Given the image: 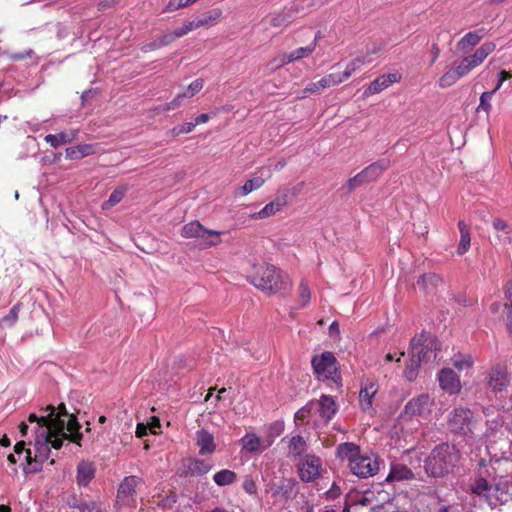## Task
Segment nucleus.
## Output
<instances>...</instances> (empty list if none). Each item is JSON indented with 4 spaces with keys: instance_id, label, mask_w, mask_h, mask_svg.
Segmentation results:
<instances>
[{
    "instance_id": "obj_1",
    "label": "nucleus",
    "mask_w": 512,
    "mask_h": 512,
    "mask_svg": "<svg viewBox=\"0 0 512 512\" xmlns=\"http://www.w3.org/2000/svg\"><path fill=\"white\" fill-rule=\"evenodd\" d=\"M336 451L338 458L347 461L351 473L359 478H369L379 472L380 457L375 453H362L355 443H341Z\"/></svg>"
},
{
    "instance_id": "obj_2",
    "label": "nucleus",
    "mask_w": 512,
    "mask_h": 512,
    "mask_svg": "<svg viewBox=\"0 0 512 512\" xmlns=\"http://www.w3.org/2000/svg\"><path fill=\"white\" fill-rule=\"evenodd\" d=\"M470 490L492 510L505 505L512 499L510 484L503 477L493 478L492 482L485 477H477L471 484Z\"/></svg>"
},
{
    "instance_id": "obj_3",
    "label": "nucleus",
    "mask_w": 512,
    "mask_h": 512,
    "mask_svg": "<svg viewBox=\"0 0 512 512\" xmlns=\"http://www.w3.org/2000/svg\"><path fill=\"white\" fill-rule=\"evenodd\" d=\"M460 457V451L455 445L441 443L425 459V472L432 477H444L454 470Z\"/></svg>"
},
{
    "instance_id": "obj_4",
    "label": "nucleus",
    "mask_w": 512,
    "mask_h": 512,
    "mask_svg": "<svg viewBox=\"0 0 512 512\" xmlns=\"http://www.w3.org/2000/svg\"><path fill=\"white\" fill-rule=\"evenodd\" d=\"M250 281L256 288L269 293H278L291 287L289 279L283 277L275 266L267 263L253 266Z\"/></svg>"
},
{
    "instance_id": "obj_5",
    "label": "nucleus",
    "mask_w": 512,
    "mask_h": 512,
    "mask_svg": "<svg viewBox=\"0 0 512 512\" xmlns=\"http://www.w3.org/2000/svg\"><path fill=\"white\" fill-rule=\"evenodd\" d=\"M318 0H294L284 11V15L271 14L261 21L259 29L281 28L291 22L294 15L305 13L310 8L318 5Z\"/></svg>"
},
{
    "instance_id": "obj_6",
    "label": "nucleus",
    "mask_w": 512,
    "mask_h": 512,
    "mask_svg": "<svg viewBox=\"0 0 512 512\" xmlns=\"http://www.w3.org/2000/svg\"><path fill=\"white\" fill-rule=\"evenodd\" d=\"M51 436V431L48 428H41L39 431H35L34 456H32L31 449L26 451L25 456L28 465L32 466L31 470L33 472L41 470L42 464L48 459Z\"/></svg>"
},
{
    "instance_id": "obj_7",
    "label": "nucleus",
    "mask_w": 512,
    "mask_h": 512,
    "mask_svg": "<svg viewBox=\"0 0 512 512\" xmlns=\"http://www.w3.org/2000/svg\"><path fill=\"white\" fill-rule=\"evenodd\" d=\"M311 363L318 380H332L338 384L340 375L338 373L337 360L333 353L324 352L320 356H314Z\"/></svg>"
},
{
    "instance_id": "obj_8",
    "label": "nucleus",
    "mask_w": 512,
    "mask_h": 512,
    "mask_svg": "<svg viewBox=\"0 0 512 512\" xmlns=\"http://www.w3.org/2000/svg\"><path fill=\"white\" fill-rule=\"evenodd\" d=\"M438 350V341L435 336L429 332L422 331L414 336L410 341V354L422 361H427L436 357Z\"/></svg>"
},
{
    "instance_id": "obj_9",
    "label": "nucleus",
    "mask_w": 512,
    "mask_h": 512,
    "mask_svg": "<svg viewBox=\"0 0 512 512\" xmlns=\"http://www.w3.org/2000/svg\"><path fill=\"white\" fill-rule=\"evenodd\" d=\"M367 60L366 57H357L351 60L345 67V69L342 72L334 71L336 68H338V65L332 66L331 70L332 72L323 76L320 79V86H322L324 89L339 85L346 81L350 76L359 70L364 64H366Z\"/></svg>"
},
{
    "instance_id": "obj_10",
    "label": "nucleus",
    "mask_w": 512,
    "mask_h": 512,
    "mask_svg": "<svg viewBox=\"0 0 512 512\" xmlns=\"http://www.w3.org/2000/svg\"><path fill=\"white\" fill-rule=\"evenodd\" d=\"M487 387L493 393L503 392L510 384V377L507 366L503 363H497L486 372Z\"/></svg>"
},
{
    "instance_id": "obj_11",
    "label": "nucleus",
    "mask_w": 512,
    "mask_h": 512,
    "mask_svg": "<svg viewBox=\"0 0 512 512\" xmlns=\"http://www.w3.org/2000/svg\"><path fill=\"white\" fill-rule=\"evenodd\" d=\"M321 470V459L311 454L302 457L297 465L299 478L307 483L315 481L320 476Z\"/></svg>"
},
{
    "instance_id": "obj_12",
    "label": "nucleus",
    "mask_w": 512,
    "mask_h": 512,
    "mask_svg": "<svg viewBox=\"0 0 512 512\" xmlns=\"http://www.w3.org/2000/svg\"><path fill=\"white\" fill-rule=\"evenodd\" d=\"M434 401L427 393H422L410 399L402 412V416L413 418L416 416H425L431 412Z\"/></svg>"
},
{
    "instance_id": "obj_13",
    "label": "nucleus",
    "mask_w": 512,
    "mask_h": 512,
    "mask_svg": "<svg viewBox=\"0 0 512 512\" xmlns=\"http://www.w3.org/2000/svg\"><path fill=\"white\" fill-rule=\"evenodd\" d=\"M473 414L468 408H455L448 420V426L453 433L468 434L471 432Z\"/></svg>"
},
{
    "instance_id": "obj_14",
    "label": "nucleus",
    "mask_w": 512,
    "mask_h": 512,
    "mask_svg": "<svg viewBox=\"0 0 512 512\" xmlns=\"http://www.w3.org/2000/svg\"><path fill=\"white\" fill-rule=\"evenodd\" d=\"M42 412H46V415L38 416L35 413H31L28 416V421L30 423H37L36 431H39L41 428H48L50 431H54V429L61 430L64 427V424L61 423L59 417H55V407L53 405H48L44 408H41Z\"/></svg>"
},
{
    "instance_id": "obj_15",
    "label": "nucleus",
    "mask_w": 512,
    "mask_h": 512,
    "mask_svg": "<svg viewBox=\"0 0 512 512\" xmlns=\"http://www.w3.org/2000/svg\"><path fill=\"white\" fill-rule=\"evenodd\" d=\"M495 49V43L485 42L478 47L473 54L463 57L460 63L469 74L473 69L480 66Z\"/></svg>"
},
{
    "instance_id": "obj_16",
    "label": "nucleus",
    "mask_w": 512,
    "mask_h": 512,
    "mask_svg": "<svg viewBox=\"0 0 512 512\" xmlns=\"http://www.w3.org/2000/svg\"><path fill=\"white\" fill-rule=\"evenodd\" d=\"M140 482L137 476H127L120 483L117 492V504L132 506L135 503L136 486Z\"/></svg>"
},
{
    "instance_id": "obj_17",
    "label": "nucleus",
    "mask_w": 512,
    "mask_h": 512,
    "mask_svg": "<svg viewBox=\"0 0 512 512\" xmlns=\"http://www.w3.org/2000/svg\"><path fill=\"white\" fill-rule=\"evenodd\" d=\"M222 11L219 8H215L212 10H209L207 12H204L197 17H195L193 20L189 21L185 25V29L187 31L192 30H208L214 27L221 19Z\"/></svg>"
},
{
    "instance_id": "obj_18",
    "label": "nucleus",
    "mask_w": 512,
    "mask_h": 512,
    "mask_svg": "<svg viewBox=\"0 0 512 512\" xmlns=\"http://www.w3.org/2000/svg\"><path fill=\"white\" fill-rule=\"evenodd\" d=\"M378 391V386L373 381H365L361 384V389L359 392V403L361 409L368 413L372 414L373 409V398Z\"/></svg>"
},
{
    "instance_id": "obj_19",
    "label": "nucleus",
    "mask_w": 512,
    "mask_h": 512,
    "mask_svg": "<svg viewBox=\"0 0 512 512\" xmlns=\"http://www.w3.org/2000/svg\"><path fill=\"white\" fill-rule=\"evenodd\" d=\"M440 387L450 394L458 393L461 389V382L458 375L450 368H443L438 374Z\"/></svg>"
},
{
    "instance_id": "obj_20",
    "label": "nucleus",
    "mask_w": 512,
    "mask_h": 512,
    "mask_svg": "<svg viewBox=\"0 0 512 512\" xmlns=\"http://www.w3.org/2000/svg\"><path fill=\"white\" fill-rule=\"evenodd\" d=\"M390 164L391 162L387 158L379 159L361 170V176L364 177L367 184L375 182L389 169Z\"/></svg>"
},
{
    "instance_id": "obj_21",
    "label": "nucleus",
    "mask_w": 512,
    "mask_h": 512,
    "mask_svg": "<svg viewBox=\"0 0 512 512\" xmlns=\"http://www.w3.org/2000/svg\"><path fill=\"white\" fill-rule=\"evenodd\" d=\"M400 79L401 76L398 73L384 74L370 83V85L365 89L364 95L370 96L378 94L392 84L399 82Z\"/></svg>"
},
{
    "instance_id": "obj_22",
    "label": "nucleus",
    "mask_w": 512,
    "mask_h": 512,
    "mask_svg": "<svg viewBox=\"0 0 512 512\" xmlns=\"http://www.w3.org/2000/svg\"><path fill=\"white\" fill-rule=\"evenodd\" d=\"M314 405L318 406L320 416L325 422L330 421L338 411L337 403L330 395L323 394L317 402L311 401L309 403V407H313Z\"/></svg>"
},
{
    "instance_id": "obj_23",
    "label": "nucleus",
    "mask_w": 512,
    "mask_h": 512,
    "mask_svg": "<svg viewBox=\"0 0 512 512\" xmlns=\"http://www.w3.org/2000/svg\"><path fill=\"white\" fill-rule=\"evenodd\" d=\"M271 176L272 173L269 168H260L256 175L253 178L247 180L240 188L241 195H248L249 193L261 188L264 183L271 178Z\"/></svg>"
},
{
    "instance_id": "obj_24",
    "label": "nucleus",
    "mask_w": 512,
    "mask_h": 512,
    "mask_svg": "<svg viewBox=\"0 0 512 512\" xmlns=\"http://www.w3.org/2000/svg\"><path fill=\"white\" fill-rule=\"evenodd\" d=\"M96 474V467L93 462L82 460L77 466L76 481L79 486L86 487Z\"/></svg>"
},
{
    "instance_id": "obj_25",
    "label": "nucleus",
    "mask_w": 512,
    "mask_h": 512,
    "mask_svg": "<svg viewBox=\"0 0 512 512\" xmlns=\"http://www.w3.org/2000/svg\"><path fill=\"white\" fill-rule=\"evenodd\" d=\"M196 444L200 455H210L216 450L214 436L205 429L196 432Z\"/></svg>"
},
{
    "instance_id": "obj_26",
    "label": "nucleus",
    "mask_w": 512,
    "mask_h": 512,
    "mask_svg": "<svg viewBox=\"0 0 512 512\" xmlns=\"http://www.w3.org/2000/svg\"><path fill=\"white\" fill-rule=\"evenodd\" d=\"M468 73L464 67L459 63L456 67L448 69L439 79V86L441 88H448L454 85L458 80L467 76Z\"/></svg>"
},
{
    "instance_id": "obj_27",
    "label": "nucleus",
    "mask_w": 512,
    "mask_h": 512,
    "mask_svg": "<svg viewBox=\"0 0 512 512\" xmlns=\"http://www.w3.org/2000/svg\"><path fill=\"white\" fill-rule=\"evenodd\" d=\"M224 234L223 231H217V230H210L203 227L200 236L197 240L198 245L202 249H208L211 247L218 246L221 244L222 239L221 235Z\"/></svg>"
},
{
    "instance_id": "obj_28",
    "label": "nucleus",
    "mask_w": 512,
    "mask_h": 512,
    "mask_svg": "<svg viewBox=\"0 0 512 512\" xmlns=\"http://www.w3.org/2000/svg\"><path fill=\"white\" fill-rule=\"evenodd\" d=\"M78 130H70L66 132H60L58 134H48L44 140L50 144L51 147L57 148L63 144L70 143L77 139Z\"/></svg>"
},
{
    "instance_id": "obj_29",
    "label": "nucleus",
    "mask_w": 512,
    "mask_h": 512,
    "mask_svg": "<svg viewBox=\"0 0 512 512\" xmlns=\"http://www.w3.org/2000/svg\"><path fill=\"white\" fill-rule=\"evenodd\" d=\"M79 512H104V503L100 499L91 497L81 498L74 505Z\"/></svg>"
},
{
    "instance_id": "obj_30",
    "label": "nucleus",
    "mask_w": 512,
    "mask_h": 512,
    "mask_svg": "<svg viewBox=\"0 0 512 512\" xmlns=\"http://www.w3.org/2000/svg\"><path fill=\"white\" fill-rule=\"evenodd\" d=\"M307 449L305 439L300 435L292 436L288 441V458H296L301 456Z\"/></svg>"
},
{
    "instance_id": "obj_31",
    "label": "nucleus",
    "mask_w": 512,
    "mask_h": 512,
    "mask_svg": "<svg viewBox=\"0 0 512 512\" xmlns=\"http://www.w3.org/2000/svg\"><path fill=\"white\" fill-rule=\"evenodd\" d=\"M95 149L91 144H79L66 149V158L70 160L81 159L94 154Z\"/></svg>"
},
{
    "instance_id": "obj_32",
    "label": "nucleus",
    "mask_w": 512,
    "mask_h": 512,
    "mask_svg": "<svg viewBox=\"0 0 512 512\" xmlns=\"http://www.w3.org/2000/svg\"><path fill=\"white\" fill-rule=\"evenodd\" d=\"M458 229L460 232V241H459V245L457 248V253H458V255H463L470 248V243H471L470 228L464 221H459Z\"/></svg>"
},
{
    "instance_id": "obj_33",
    "label": "nucleus",
    "mask_w": 512,
    "mask_h": 512,
    "mask_svg": "<svg viewBox=\"0 0 512 512\" xmlns=\"http://www.w3.org/2000/svg\"><path fill=\"white\" fill-rule=\"evenodd\" d=\"M481 37L478 34H465L456 45L457 51L461 54H468L479 44Z\"/></svg>"
},
{
    "instance_id": "obj_34",
    "label": "nucleus",
    "mask_w": 512,
    "mask_h": 512,
    "mask_svg": "<svg viewBox=\"0 0 512 512\" xmlns=\"http://www.w3.org/2000/svg\"><path fill=\"white\" fill-rule=\"evenodd\" d=\"M241 443L243 448L251 453L259 452L271 445L269 442L265 447L261 448V439L254 433H247L242 439Z\"/></svg>"
},
{
    "instance_id": "obj_35",
    "label": "nucleus",
    "mask_w": 512,
    "mask_h": 512,
    "mask_svg": "<svg viewBox=\"0 0 512 512\" xmlns=\"http://www.w3.org/2000/svg\"><path fill=\"white\" fill-rule=\"evenodd\" d=\"M317 36L313 39V41L305 47H300L291 51L287 54V60L284 62H293L302 58L308 57L316 48L317 45Z\"/></svg>"
},
{
    "instance_id": "obj_36",
    "label": "nucleus",
    "mask_w": 512,
    "mask_h": 512,
    "mask_svg": "<svg viewBox=\"0 0 512 512\" xmlns=\"http://www.w3.org/2000/svg\"><path fill=\"white\" fill-rule=\"evenodd\" d=\"M422 362H423L422 360H420L419 358L414 357V355L410 354V359L407 362L405 369H404V377L408 381L412 382L417 378Z\"/></svg>"
},
{
    "instance_id": "obj_37",
    "label": "nucleus",
    "mask_w": 512,
    "mask_h": 512,
    "mask_svg": "<svg viewBox=\"0 0 512 512\" xmlns=\"http://www.w3.org/2000/svg\"><path fill=\"white\" fill-rule=\"evenodd\" d=\"M413 478V472L411 469L404 465H396L393 466L391 469V472L387 476V481H400V480H406V479H412Z\"/></svg>"
},
{
    "instance_id": "obj_38",
    "label": "nucleus",
    "mask_w": 512,
    "mask_h": 512,
    "mask_svg": "<svg viewBox=\"0 0 512 512\" xmlns=\"http://www.w3.org/2000/svg\"><path fill=\"white\" fill-rule=\"evenodd\" d=\"M183 34H165L162 38L158 40H154L150 43L145 44L142 47L143 52H150L156 49H159L171 42H173L177 37L182 36Z\"/></svg>"
},
{
    "instance_id": "obj_39",
    "label": "nucleus",
    "mask_w": 512,
    "mask_h": 512,
    "mask_svg": "<svg viewBox=\"0 0 512 512\" xmlns=\"http://www.w3.org/2000/svg\"><path fill=\"white\" fill-rule=\"evenodd\" d=\"M236 479V473L229 469L220 470L216 472L213 476V480L218 486L230 485L234 483Z\"/></svg>"
},
{
    "instance_id": "obj_40",
    "label": "nucleus",
    "mask_w": 512,
    "mask_h": 512,
    "mask_svg": "<svg viewBox=\"0 0 512 512\" xmlns=\"http://www.w3.org/2000/svg\"><path fill=\"white\" fill-rule=\"evenodd\" d=\"M441 283V278L435 273H425L417 281V284L425 291L433 289Z\"/></svg>"
},
{
    "instance_id": "obj_41",
    "label": "nucleus",
    "mask_w": 512,
    "mask_h": 512,
    "mask_svg": "<svg viewBox=\"0 0 512 512\" xmlns=\"http://www.w3.org/2000/svg\"><path fill=\"white\" fill-rule=\"evenodd\" d=\"M203 225L199 221H191L182 227L181 235L184 238H194L198 240Z\"/></svg>"
},
{
    "instance_id": "obj_42",
    "label": "nucleus",
    "mask_w": 512,
    "mask_h": 512,
    "mask_svg": "<svg viewBox=\"0 0 512 512\" xmlns=\"http://www.w3.org/2000/svg\"><path fill=\"white\" fill-rule=\"evenodd\" d=\"M283 205L284 203H281L279 200L271 201L270 203L266 204L258 213L254 214V216L260 219L268 218L279 212Z\"/></svg>"
},
{
    "instance_id": "obj_43",
    "label": "nucleus",
    "mask_w": 512,
    "mask_h": 512,
    "mask_svg": "<svg viewBox=\"0 0 512 512\" xmlns=\"http://www.w3.org/2000/svg\"><path fill=\"white\" fill-rule=\"evenodd\" d=\"M126 192L125 187L116 188L109 196L108 200L102 203V209L107 210L118 204L124 197Z\"/></svg>"
},
{
    "instance_id": "obj_44",
    "label": "nucleus",
    "mask_w": 512,
    "mask_h": 512,
    "mask_svg": "<svg viewBox=\"0 0 512 512\" xmlns=\"http://www.w3.org/2000/svg\"><path fill=\"white\" fill-rule=\"evenodd\" d=\"M298 294H299V307H306L311 298L310 288L305 280H302L298 286Z\"/></svg>"
},
{
    "instance_id": "obj_45",
    "label": "nucleus",
    "mask_w": 512,
    "mask_h": 512,
    "mask_svg": "<svg viewBox=\"0 0 512 512\" xmlns=\"http://www.w3.org/2000/svg\"><path fill=\"white\" fill-rule=\"evenodd\" d=\"M64 430H65V426L61 430H58V429H54V431L51 430L52 436L50 437V440H49L50 448L52 447L54 449H60L62 447L63 440L66 439V437L63 436V434H65Z\"/></svg>"
},
{
    "instance_id": "obj_46",
    "label": "nucleus",
    "mask_w": 512,
    "mask_h": 512,
    "mask_svg": "<svg viewBox=\"0 0 512 512\" xmlns=\"http://www.w3.org/2000/svg\"><path fill=\"white\" fill-rule=\"evenodd\" d=\"M367 184L364 180V177L361 176V171L356 174L354 177L349 178L345 185L343 186L344 189H346L348 192H353L358 187H361L362 185Z\"/></svg>"
},
{
    "instance_id": "obj_47",
    "label": "nucleus",
    "mask_w": 512,
    "mask_h": 512,
    "mask_svg": "<svg viewBox=\"0 0 512 512\" xmlns=\"http://www.w3.org/2000/svg\"><path fill=\"white\" fill-rule=\"evenodd\" d=\"M473 363V359L470 355H455L453 358V365L459 370H462L464 368H470L473 365Z\"/></svg>"
},
{
    "instance_id": "obj_48",
    "label": "nucleus",
    "mask_w": 512,
    "mask_h": 512,
    "mask_svg": "<svg viewBox=\"0 0 512 512\" xmlns=\"http://www.w3.org/2000/svg\"><path fill=\"white\" fill-rule=\"evenodd\" d=\"M195 129V124L193 122H186L181 125L173 127L169 133L173 137H178L181 134H188Z\"/></svg>"
},
{
    "instance_id": "obj_49",
    "label": "nucleus",
    "mask_w": 512,
    "mask_h": 512,
    "mask_svg": "<svg viewBox=\"0 0 512 512\" xmlns=\"http://www.w3.org/2000/svg\"><path fill=\"white\" fill-rule=\"evenodd\" d=\"M493 95H494V91L483 92L480 96V103H479L477 110L478 111L483 110L488 113L492 108L490 101H491Z\"/></svg>"
},
{
    "instance_id": "obj_50",
    "label": "nucleus",
    "mask_w": 512,
    "mask_h": 512,
    "mask_svg": "<svg viewBox=\"0 0 512 512\" xmlns=\"http://www.w3.org/2000/svg\"><path fill=\"white\" fill-rule=\"evenodd\" d=\"M186 93H180L178 94L171 102L166 103L159 107L160 111L166 112L170 110H174L177 107H179L182 103V100L186 97Z\"/></svg>"
},
{
    "instance_id": "obj_51",
    "label": "nucleus",
    "mask_w": 512,
    "mask_h": 512,
    "mask_svg": "<svg viewBox=\"0 0 512 512\" xmlns=\"http://www.w3.org/2000/svg\"><path fill=\"white\" fill-rule=\"evenodd\" d=\"M204 86V80L203 79H196L193 82H191L187 88V91L185 92L187 95L186 97H193L195 94H197L200 90H202Z\"/></svg>"
},
{
    "instance_id": "obj_52",
    "label": "nucleus",
    "mask_w": 512,
    "mask_h": 512,
    "mask_svg": "<svg viewBox=\"0 0 512 512\" xmlns=\"http://www.w3.org/2000/svg\"><path fill=\"white\" fill-rule=\"evenodd\" d=\"M20 310V304L14 305L9 313L3 318V321L8 323L10 326L14 325L18 319V313Z\"/></svg>"
},
{
    "instance_id": "obj_53",
    "label": "nucleus",
    "mask_w": 512,
    "mask_h": 512,
    "mask_svg": "<svg viewBox=\"0 0 512 512\" xmlns=\"http://www.w3.org/2000/svg\"><path fill=\"white\" fill-rule=\"evenodd\" d=\"M242 486H243L244 491L250 495L257 493V485L251 476L245 477Z\"/></svg>"
},
{
    "instance_id": "obj_54",
    "label": "nucleus",
    "mask_w": 512,
    "mask_h": 512,
    "mask_svg": "<svg viewBox=\"0 0 512 512\" xmlns=\"http://www.w3.org/2000/svg\"><path fill=\"white\" fill-rule=\"evenodd\" d=\"M81 426L78 422L77 417L74 414L69 415V419L65 424V429L70 433L80 430Z\"/></svg>"
},
{
    "instance_id": "obj_55",
    "label": "nucleus",
    "mask_w": 512,
    "mask_h": 512,
    "mask_svg": "<svg viewBox=\"0 0 512 512\" xmlns=\"http://www.w3.org/2000/svg\"><path fill=\"white\" fill-rule=\"evenodd\" d=\"M373 496L374 493L368 490L359 495L355 502L361 506H368L371 504Z\"/></svg>"
},
{
    "instance_id": "obj_56",
    "label": "nucleus",
    "mask_w": 512,
    "mask_h": 512,
    "mask_svg": "<svg viewBox=\"0 0 512 512\" xmlns=\"http://www.w3.org/2000/svg\"><path fill=\"white\" fill-rule=\"evenodd\" d=\"M211 466L202 460H196L193 464L192 471L197 474H205L210 470Z\"/></svg>"
},
{
    "instance_id": "obj_57",
    "label": "nucleus",
    "mask_w": 512,
    "mask_h": 512,
    "mask_svg": "<svg viewBox=\"0 0 512 512\" xmlns=\"http://www.w3.org/2000/svg\"><path fill=\"white\" fill-rule=\"evenodd\" d=\"M187 7L182 0H169L166 7L163 9V12H172L178 10L180 8Z\"/></svg>"
},
{
    "instance_id": "obj_58",
    "label": "nucleus",
    "mask_w": 512,
    "mask_h": 512,
    "mask_svg": "<svg viewBox=\"0 0 512 512\" xmlns=\"http://www.w3.org/2000/svg\"><path fill=\"white\" fill-rule=\"evenodd\" d=\"M32 54H33V50L29 49V50H25L24 52H20V53H12L8 57L12 61H20V60H24L26 58H30L32 56Z\"/></svg>"
},
{
    "instance_id": "obj_59",
    "label": "nucleus",
    "mask_w": 512,
    "mask_h": 512,
    "mask_svg": "<svg viewBox=\"0 0 512 512\" xmlns=\"http://www.w3.org/2000/svg\"><path fill=\"white\" fill-rule=\"evenodd\" d=\"M285 60H287V54L283 55L279 58H275V59L271 60L268 64V66L271 68V70L278 69V68L289 63V62H284Z\"/></svg>"
},
{
    "instance_id": "obj_60",
    "label": "nucleus",
    "mask_w": 512,
    "mask_h": 512,
    "mask_svg": "<svg viewBox=\"0 0 512 512\" xmlns=\"http://www.w3.org/2000/svg\"><path fill=\"white\" fill-rule=\"evenodd\" d=\"M64 437H66V439H68L70 442H73L75 444H77L78 446H81V441L83 439V434L81 432L76 431V432H73V433H70V434H63Z\"/></svg>"
},
{
    "instance_id": "obj_61",
    "label": "nucleus",
    "mask_w": 512,
    "mask_h": 512,
    "mask_svg": "<svg viewBox=\"0 0 512 512\" xmlns=\"http://www.w3.org/2000/svg\"><path fill=\"white\" fill-rule=\"evenodd\" d=\"M324 89L322 86H320V80L317 81V82H311L309 83L305 89H304V92L305 93H317L319 92L320 90Z\"/></svg>"
},
{
    "instance_id": "obj_62",
    "label": "nucleus",
    "mask_w": 512,
    "mask_h": 512,
    "mask_svg": "<svg viewBox=\"0 0 512 512\" xmlns=\"http://www.w3.org/2000/svg\"><path fill=\"white\" fill-rule=\"evenodd\" d=\"M59 417L61 423L65 424V420L63 417L68 416V412L66 410L65 405L62 403L60 404L57 409L55 408V417Z\"/></svg>"
},
{
    "instance_id": "obj_63",
    "label": "nucleus",
    "mask_w": 512,
    "mask_h": 512,
    "mask_svg": "<svg viewBox=\"0 0 512 512\" xmlns=\"http://www.w3.org/2000/svg\"><path fill=\"white\" fill-rule=\"evenodd\" d=\"M493 228L496 231H503L507 228V223L501 218H494L492 221Z\"/></svg>"
},
{
    "instance_id": "obj_64",
    "label": "nucleus",
    "mask_w": 512,
    "mask_h": 512,
    "mask_svg": "<svg viewBox=\"0 0 512 512\" xmlns=\"http://www.w3.org/2000/svg\"><path fill=\"white\" fill-rule=\"evenodd\" d=\"M505 308L507 309V326L512 332V304H505Z\"/></svg>"
}]
</instances>
